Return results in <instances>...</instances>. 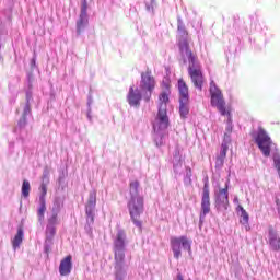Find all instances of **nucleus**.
I'll return each mask as SVG.
<instances>
[{
	"instance_id": "2",
	"label": "nucleus",
	"mask_w": 280,
	"mask_h": 280,
	"mask_svg": "<svg viewBox=\"0 0 280 280\" xmlns=\"http://www.w3.org/2000/svg\"><path fill=\"white\" fill-rule=\"evenodd\" d=\"M179 51L182 56L185 58H188L189 68L188 73L191 78V81L196 89H199V91H202V84L205 83V77H202V70H200V67L196 63V56H194V52L189 48V42H187L186 38L179 40Z\"/></svg>"
},
{
	"instance_id": "4",
	"label": "nucleus",
	"mask_w": 280,
	"mask_h": 280,
	"mask_svg": "<svg viewBox=\"0 0 280 280\" xmlns=\"http://www.w3.org/2000/svg\"><path fill=\"white\" fill-rule=\"evenodd\" d=\"M254 139L264 156H270L271 150H277V144L272 143L270 136L262 128L258 129Z\"/></svg>"
},
{
	"instance_id": "15",
	"label": "nucleus",
	"mask_w": 280,
	"mask_h": 280,
	"mask_svg": "<svg viewBox=\"0 0 280 280\" xmlns=\"http://www.w3.org/2000/svg\"><path fill=\"white\" fill-rule=\"evenodd\" d=\"M269 248L275 252L280 250V237L275 230H269Z\"/></svg>"
},
{
	"instance_id": "33",
	"label": "nucleus",
	"mask_w": 280,
	"mask_h": 280,
	"mask_svg": "<svg viewBox=\"0 0 280 280\" xmlns=\"http://www.w3.org/2000/svg\"><path fill=\"white\" fill-rule=\"evenodd\" d=\"M233 126L231 125V118H229V127H228V132H232Z\"/></svg>"
},
{
	"instance_id": "34",
	"label": "nucleus",
	"mask_w": 280,
	"mask_h": 280,
	"mask_svg": "<svg viewBox=\"0 0 280 280\" xmlns=\"http://www.w3.org/2000/svg\"><path fill=\"white\" fill-rule=\"evenodd\" d=\"M233 202L234 205H237V207H240V198L234 197Z\"/></svg>"
},
{
	"instance_id": "21",
	"label": "nucleus",
	"mask_w": 280,
	"mask_h": 280,
	"mask_svg": "<svg viewBox=\"0 0 280 280\" xmlns=\"http://www.w3.org/2000/svg\"><path fill=\"white\" fill-rule=\"evenodd\" d=\"M229 143H231V135L225 133L224 139L221 143L220 154H225L229 152Z\"/></svg>"
},
{
	"instance_id": "16",
	"label": "nucleus",
	"mask_w": 280,
	"mask_h": 280,
	"mask_svg": "<svg viewBox=\"0 0 280 280\" xmlns=\"http://www.w3.org/2000/svg\"><path fill=\"white\" fill-rule=\"evenodd\" d=\"M115 253V270L124 269V259H126V249H114Z\"/></svg>"
},
{
	"instance_id": "6",
	"label": "nucleus",
	"mask_w": 280,
	"mask_h": 280,
	"mask_svg": "<svg viewBox=\"0 0 280 280\" xmlns=\"http://www.w3.org/2000/svg\"><path fill=\"white\" fill-rule=\"evenodd\" d=\"M179 114L183 119L189 115V88L183 79L178 80Z\"/></svg>"
},
{
	"instance_id": "32",
	"label": "nucleus",
	"mask_w": 280,
	"mask_h": 280,
	"mask_svg": "<svg viewBox=\"0 0 280 280\" xmlns=\"http://www.w3.org/2000/svg\"><path fill=\"white\" fill-rule=\"evenodd\" d=\"M186 178H188V180H191V167L189 166L186 167Z\"/></svg>"
},
{
	"instance_id": "9",
	"label": "nucleus",
	"mask_w": 280,
	"mask_h": 280,
	"mask_svg": "<svg viewBox=\"0 0 280 280\" xmlns=\"http://www.w3.org/2000/svg\"><path fill=\"white\" fill-rule=\"evenodd\" d=\"M211 213V197L209 196V182L203 185L202 196H201V212L199 215V222L202 224L205 218Z\"/></svg>"
},
{
	"instance_id": "8",
	"label": "nucleus",
	"mask_w": 280,
	"mask_h": 280,
	"mask_svg": "<svg viewBox=\"0 0 280 280\" xmlns=\"http://www.w3.org/2000/svg\"><path fill=\"white\" fill-rule=\"evenodd\" d=\"M229 183L228 179L224 188L214 191V205L218 211H228L229 209Z\"/></svg>"
},
{
	"instance_id": "18",
	"label": "nucleus",
	"mask_w": 280,
	"mask_h": 280,
	"mask_svg": "<svg viewBox=\"0 0 280 280\" xmlns=\"http://www.w3.org/2000/svg\"><path fill=\"white\" fill-rule=\"evenodd\" d=\"M45 211H47V206L45 203V197H39V208L37 210V215L39 222L45 221Z\"/></svg>"
},
{
	"instance_id": "22",
	"label": "nucleus",
	"mask_w": 280,
	"mask_h": 280,
	"mask_svg": "<svg viewBox=\"0 0 280 280\" xmlns=\"http://www.w3.org/2000/svg\"><path fill=\"white\" fill-rule=\"evenodd\" d=\"M56 235V226L47 225L46 226V242H51Z\"/></svg>"
},
{
	"instance_id": "26",
	"label": "nucleus",
	"mask_w": 280,
	"mask_h": 280,
	"mask_svg": "<svg viewBox=\"0 0 280 280\" xmlns=\"http://www.w3.org/2000/svg\"><path fill=\"white\" fill-rule=\"evenodd\" d=\"M31 109H30V104L27 103L24 107V114H23V120H21L19 122L20 126H25V117H27V115H30Z\"/></svg>"
},
{
	"instance_id": "17",
	"label": "nucleus",
	"mask_w": 280,
	"mask_h": 280,
	"mask_svg": "<svg viewBox=\"0 0 280 280\" xmlns=\"http://www.w3.org/2000/svg\"><path fill=\"white\" fill-rule=\"evenodd\" d=\"M86 25H89V14L81 13L79 21L77 22L78 34H80V32H82V30H84V27H86Z\"/></svg>"
},
{
	"instance_id": "11",
	"label": "nucleus",
	"mask_w": 280,
	"mask_h": 280,
	"mask_svg": "<svg viewBox=\"0 0 280 280\" xmlns=\"http://www.w3.org/2000/svg\"><path fill=\"white\" fill-rule=\"evenodd\" d=\"M154 86H156V81L154 80V77H152V73L142 72L140 81V90L142 93H152Z\"/></svg>"
},
{
	"instance_id": "5",
	"label": "nucleus",
	"mask_w": 280,
	"mask_h": 280,
	"mask_svg": "<svg viewBox=\"0 0 280 280\" xmlns=\"http://www.w3.org/2000/svg\"><path fill=\"white\" fill-rule=\"evenodd\" d=\"M210 94H211V106H215L221 115H228L231 117V112H226V103L224 102V96L222 91L218 89L215 82L211 81L210 83Z\"/></svg>"
},
{
	"instance_id": "19",
	"label": "nucleus",
	"mask_w": 280,
	"mask_h": 280,
	"mask_svg": "<svg viewBox=\"0 0 280 280\" xmlns=\"http://www.w3.org/2000/svg\"><path fill=\"white\" fill-rule=\"evenodd\" d=\"M236 211L237 213H241V224L246 225L248 224L250 217L248 215V212H246V210L244 209V207H242V205H238L236 207Z\"/></svg>"
},
{
	"instance_id": "20",
	"label": "nucleus",
	"mask_w": 280,
	"mask_h": 280,
	"mask_svg": "<svg viewBox=\"0 0 280 280\" xmlns=\"http://www.w3.org/2000/svg\"><path fill=\"white\" fill-rule=\"evenodd\" d=\"M21 244H23V229L20 228L12 241L13 249L16 250L21 246Z\"/></svg>"
},
{
	"instance_id": "10",
	"label": "nucleus",
	"mask_w": 280,
	"mask_h": 280,
	"mask_svg": "<svg viewBox=\"0 0 280 280\" xmlns=\"http://www.w3.org/2000/svg\"><path fill=\"white\" fill-rule=\"evenodd\" d=\"M97 205V192L95 190L91 191L89 195V200L85 206L86 220L90 224L95 222V207Z\"/></svg>"
},
{
	"instance_id": "7",
	"label": "nucleus",
	"mask_w": 280,
	"mask_h": 280,
	"mask_svg": "<svg viewBox=\"0 0 280 280\" xmlns=\"http://www.w3.org/2000/svg\"><path fill=\"white\" fill-rule=\"evenodd\" d=\"M180 246L184 248V250H187L189 254H191V241H189L187 236L171 237V248L175 259H180V256L183 255L180 252Z\"/></svg>"
},
{
	"instance_id": "1",
	"label": "nucleus",
	"mask_w": 280,
	"mask_h": 280,
	"mask_svg": "<svg viewBox=\"0 0 280 280\" xmlns=\"http://www.w3.org/2000/svg\"><path fill=\"white\" fill-rule=\"evenodd\" d=\"M167 102L170 96L166 93H162L159 96V110L153 121V130L155 133L156 145H163V136L167 128H170V117L167 116Z\"/></svg>"
},
{
	"instance_id": "13",
	"label": "nucleus",
	"mask_w": 280,
	"mask_h": 280,
	"mask_svg": "<svg viewBox=\"0 0 280 280\" xmlns=\"http://www.w3.org/2000/svg\"><path fill=\"white\" fill-rule=\"evenodd\" d=\"M73 269V262L71 255H68L60 261L59 265V273L61 277H69L71 275V270Z\"/></svg>"
},
{
	"instance_id": "31",
	"label": "nucleus",
	"mask_w": 280,
	"mask_h": 280,
	"mask_svg": "<svg viewBox=\"0 0 280 280\" xmlns=\"http://www.w3.org/2000/svg\"><path fill=\"white\" fill-rule=\"evenodd\" d=\"M40 189H42L40 198L43 197L45 198V196H47V186H45V184H42Z\"/></svg>"
},
{
	"instance_id": "27",
	"label": "nucleus",
	"mask_w": 280,
	"mask_h": 280,
	"mask_svg": "<svg viewBox=\"0 0 280 280\" xmlns=\"http://www.w3.org/2000/svg\"><path fill=\"white\" fill-rule=\"evenodd\" d=\"M177 30L182 36H187V31L185 30V24H183V21L178 20Z\"/></svg>"
},
{
	"instance_id": "24",
	"label": "nucleus",
	"mask_w": 280,
	"mask_h": 280,
	"mask_svg": "<svg viewBox=\"0 0 280 280\" xmlns=\"http://www.w3.org/2000/svg\"><path fill=\"white\" fill-rule=\"evenodd\" d=\"M174 171L178 172L183 167V158L180 155H175L173 160Z\"/></svg>"
},
{
	"instance_id": "29",
	"label": "nucleus",
	"mask_w": 280,
	"mask_h": 280,
	"mask_svg": "<svg viewBox=\"0 0 280 280\" xmlns=\"http://www.w3.org/2000/svg\"><path fill=\"white\" fill-rule=\"evenodd\" d=\"M126 277V271L124 269H116V280H124Z\"/></svg>"
},
{
	"instance_id": "14",
	"label": "nucleus",
	"mask_w": 280,
	"mask_h": 280,
	"mask_svg": "<svg viewBox=\"0 0 280 280\" xmlns=\"http://www.w3.org/2000/svg\"><path fill=\"white\" fill-rule=\"evenodd\" d=\"M114 250H126V232L118 230L114 240Z\"/></svg>"
},
{
	"instance_id": "25",
	"label": "nucleus",
	"mask_w": 280,
	"mask_h": 280,
	"mask_svg": "<svg viewBox=\"0 0 280 280\" xmlns=\"http://www.w3.org/2000/svg\"><path fill=\"white\" fill-rule=\"evenodd\" d=\"M30 182L25 179L22 184V196H24V198H27L30 196Z\"/></svg>"
},
{
	"instance_id": "12",
	"label": "nucleus",
	"mask_w": 280,
	"mask_h": 280,
	"mask_svg": "<svg viewBox=\"0 0 280 280\" xmlns=\"http://www.w3.org/2000/svg\"><path fill=\"white\" fill-rule=\"evenodd\" d=\"M141 91L139 89H135V86L129 88V93L127 95V102L130 106L137 107L141 105Z\"/></svg>"
},
{
	"instance_id": "30",
	"label": "nucleus",
	"mask_w": 280,
	"mask_h": 280,
	"mask_svg": "<svg viewBox=\"0 0 280 280\" xmlns=\"http://www.w3.org/2000/svg\"><path fill=\"white\" fill-rule=\"evenodd\" d=\"M86 10H89V3L86 2V0H82L81 14H86Z\"/></svg>"
},
{
	"instance_id": "23",
	"label": "nucleus",
	"mask_w": 280,
	"mask_h": 280,
	"mask_svg": "<svg viewBox=\"0 0 280 280\" xmlns=\"http://www.w3.org/2000/svg\"><path fill=\"white\" fill-rule=\"evenodd\" d=\"M226 159V154L220 153L217 159H215V168L217 170H222L224 166V160Z\"/></svg>"
},
{
	"instance_id": "3",
	"label": "nucleus",
	"mask_w": 280,
	"mask_h": 280,
	"mask_svg": "<svg viewBox=\"0 0 280 280\" xmlns=\"http://www.w3.org/2000/svg\"><path fill=\"white\" fill-rule=\"evenodd\" d=\"M130 199L128 201V209L130 218L138 229H141V213H143V196L139 195V182L133 180L129 184Z\"/></svg>"
},
{
	"instance_id": "28",
	"label": "nucleus",
	"mask_w": 280,
	"mask_h": 280,
	"mask_svg": "<svg viewBox=\"0 0 280 280\" xmlns=\"http://www.w3.org/2000/svg\"><path fill=\"white\" fill-rule=\"evenodd\" d=\"M58 224V215L54 214L51 218L48 219V224L47 226H55Z\"/></svg>"
}]
</instances>
